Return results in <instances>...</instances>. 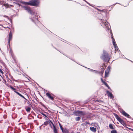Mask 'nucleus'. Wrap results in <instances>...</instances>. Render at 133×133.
<instances>
[{
	"mask_svg": "<svg viewBox=\"0 0 133 133\" xmlns=\"http://www.w3.org/2000/svg\"><path fill=\"white\" fill-rule=\"evenodd\" d=\"M79 113H80V114H82L83 115H84L85 114L83 112H82V111L80 112Z\"/></svg>",
	"mask_w": 133,
	"mask_h": 133,
	"instance_id": "obj_24",
	"label": "nucleus"
},
{
	"mask_svg": "<svg viewBox=\"0 0 133 133\" xmlns=\"http://www.w3.org/2000/svg\"><path fill=\"white\" fill-rule=\"evenodd\" d=\"M104 55L101 57V59L105 62L108 61L109 60V57L107 53H105L104 52Z\"/></svg>",
	"mask_w": 133,
	"mask_h": 133,
	"instance_id": "obj_5",
	"label": "nucleus"
},
{
	"mask_svg": "<svg viewBox=\"0 0 133 133\" xmlns=\"http://www.w3.org/2000/svg\"><path fill=\"white\" fill-rule=\"evenodd\" d=\"M110 128L111 129H114V128L112 124H110L109 125Z\"/></svg>",
	"mask_w": 133,
	"mask_h": 133,
	"instance_id": "obj_14",
	"label": "nucleus"
},
{
	"mask_svg": "<svg viewBox=\"0 0 133 133\" xmlns=\"http://www.w3.org/2000/svg\"><path fill=\"white\" fill-rule=\"evenodd\" d=\"M0 76H1L0 75Z\"/></svg>",
	"mask_w": 133,
	"mask_h": 133,
	"instance_id": "obj_37",
	"label": "nucleus"
},
{
	"mask_svg": "<svg viewBox=\"0 0 133 133\" xmlns=\"http://www.w3.org/2000/svg\"><path fill=\"white\" fill-rule=\"evenodd\" d=\"M81 118L80 117H78L76 118V120L77 121H78Z\"/></svg>",
	"mask_w": 133,
	"mask_h": 133,
	"instance_id": "obj_18",
	"label": "nucleus"
},
{
	"mask_svg": "<svg viewBox=\"0 0 133 133\" xmlns=\"http://www.w3.org/2000/svg\"><path fill=\"white\" fill-rule=\"evenodd\" d=\"M101 26L103 28H106L108 30L110 28V26L108 23L107 21L106 20L104 21L102 20L101 23Z\"/></svg>",
	"mask_w": 133,
	"mask_h": 133,
	"instance_id": "obj_2",
	"label": "nucleus"
},
{
	"mask_svg": "<svg viewBox=\"0 0 133 133\" xmlns=\"http://www.w3.org/2000/svg\"><path fill=\"white\" fill-rule=\"evenodd\" d=\"M76 133H79V132H77Z\"/></svg>",
	"mask_w": 133,
	"mask_h": 133,
	"instance_id": "obj_35",
	"label": "nucleus"
},
{
	"mask_svg": "<svg viewBox=\"0 0 133 133\" xmlns=\"http://www.w3.org/2000/svg\"><path fill=\"white\" fill-rule=\"evenodd\" d=\"M54 97H52L51 94H50V99L52 100H53V99Z\"/></svg>",
	"mask_w": 133,
	"mask_h": 133,
	"instance_id": "obj_23",
	"label": "nucleus"
},
{
	"mask_svg": "<svg viewBox=\"0 0 133 133\" xmlns=\"http://www.w3.org/2000/svg\"><path fill=\"white\" fill-rule=\"evenodd\" d=\"M111 38L112 39V43L113 45L114 46V47L115 48V49L116 50H118V48L116 44V43L115 42V40L114 39L113 37V35L111 32Z\"/></svg>",
	"mask_w": 133,
	"mask_h": 133,
	"instance_id": "obj_6",
	"label": "nucleus"
},
{
	"mask_svg": "<svg viewBox=\"0 0 133 133\" xmlns=\"http://www.w3.org/2000/svg\"><path fill=\"white\" fill-rule=\"evenodd\" d=\"M46 95L49 98H50V94L49 93H46Z\"/></svg>",
	"mask_w": 133,
	"mask_h": 133,
	"instance_id": "obj_21",
	"label": "nucleus"
},
{
	"mask_svg": "<svg viewBox=\"0 0 133 133\" xmlns=\"http://www.w3.org/2000/svg\"><path fill=\"white\" fill-rule=\"evenodd\" d=\"M0 72L2 74H3L4 73L1 70V69H0Z\"/></svg>",
	"mask_w": 133,
	"mask_h": 133,
	"instance_id": "obj_27",
	"label": "nucleus"
},
{
	"mask_svg": "<svg viewBox=\"0 0 133 133\" xmlns=\"http://www.w3.org/2000/svg\"><path fill=\"white\" fill-rule=\"evenodd\" d=\"M101 79L102 82L103 81V79L102 78H101Z\"/></svg>",
	"mask_w": 133,
	"mask_h": 133,
	"instance_id": "obj_31",
	"label": "nucleus"
},
{
	"mask_svg": "<svg viewBox=\"0 0 133 133\" xmlns=\"http://www.w3.org/2000/svg\"><path fill=\"white\" fill-rule=\"evenodd\" d=\"M111 133H117L116 130H114L111 131Z\"/></svg>",
	"mask_w": 133,
	"mask_h": 133,
	"instance_id": "obj_17",
	"label": "nucleus"
},
{
	"mask_svg": "<svg viewBox=\"0 0 133 133\" xmlns=\"http://www.w3.org/2000/svg\"><path fill=\"white\" fill-rule=\"evenodd\" d=\"M102 83H103L104 84H105V83H106V82H105L104 81L102 82Z\"/></svg>",
	"mask_w": 133,
	"mask_h": 133,
	"instance_id": "obj_30",
	"label": "nucleus"
},
{
	"mask_svg": "<svg viewBox=\"0 0 133 133\" xmlns=\"http://www.w3.org/2000/svg\"><path fill=\"white\" fill-rule=\"evenodd\" d=\"M90 130L94 132H96V128H95L94 127H90Z\"/></svg>",
	"mask_w": 133,
	"mask_h": 133,
	"instance_id": "obj_12",
	"label": "nucleus"
},
{
	"mask_svg": "<svg viewBox=\"0 0 133 133\" xmlns=\"http://www.w3.org/2000/svg\"><path fill=\"white\" fill-rule=\"evenodd\" d=\"M26 110L27 112H29L31 109L30 108L28 107L26 108Z\"/></svg>",
	"mask_w": 133,
	"mask_h": 133,
	"instance_id": "obj_16",
	"label": "nucleus"
},
{
	"mask_svg": "<svg viewBox=\"0 0 133 133\" xmlns=\"http://www.w3.org/2000/svg\"><path fill=\"white\" fill-rule=\"evenodd\" d=\"M10 88L12 89H13V90H15V89L14 88L12 87L11 86L10 87Z\"/></svg>",
	"mask_w": 133,
	"mask_h": 133,
	"instance_id": "obj_29",
	"label": "nucleus"
},
{
	"mask_svg": "<svg viewBox=\"0 0 133 133\" xmlns=\"http://www.w3.org/2000/svg\"><path fill=\"white\" fill-rule=\"evenodd\" d=\"M107 93L108 94V96L110 98L113 99L114 98V96L109 91H107Z\"/></svg>",
	"mask_w": 133,
	"mask_h": 133,
	"instance_id": "obj_10",
	"label": "nucleus"
},
{
	"mask_svg": "<svg viewBox=\"0 0 133 133\" xmlns=\"http://www.w3.org/2000/svg\"><path fill=\"white\" fill-rule=\"evenodd\" d=\"M43 115L44 116H46L45 115V114H43Z\"/></svg>",
	"mask_w": 133,
	"mask_h": 133,
	"instance_id": "obj_33",
	"label": "nucleus"
},
{
	"mask_svg": "<svg viewBox=\"0 0 133 133\" xmlns=\"http://www.w3.org/2000/svg\"><path fill=\"white\" fill-rule=\"evenodd\" d=\"M32 21H33V19H32Z\"/></svg>",
	"mask_w": 133,
	"mask_h": 133,
	"instance_id": "obj_34",
	"label": "nucleus"
},
{
	"mask_svg": "<svg viewBox=\"0 0 133 133\" xmlns=\"http://www.w3.org/2000/svg\"><path fill=\"white\" fill-rule=\"evenodd\" d=\"M129 3H128V4H127V5H128V4Z\"/></svg>",
	"mask_w": 133,
	"mask_h": 133,
	"instance_id": "obj_36",
	"label": "nucleus"
},
{
	"mask_svg": "<svg viewBox=\"0 0 133 133\" xmlns=\"http://www.w3.org/2000/svg\"><path fill=\"white\" fill-rule=\"evenodd\" d=\"M21 3L26 5H30L35 6H39L40 1L39 0H32L28 2L22 1Z\"/></svg>",
	"mask_w": 133,
	"mask_h": 133,
	"instance_id": "obj_1",
	"label": "nucleus"
},
{
	"mask_svg": "<svg viewBox=\"0 0 133 133\" xmlns=\"http://www.w3.org/2000/svg\"><path fill=\"white\" fill-rule=\"evenodd\" d=\"M12 37V34L11 32H10L9 35V39H8V44H9L10 41L11 40Z\"/></svg>",
	"mask_w": 133,
	"mask_h": 133,
	"instance_id": "obj_11",
	"label": "nucleus"
},
{
	"mask_svg": "<svg viewBox=\"0 0 133 133\" xmlns=\"http://www.w3.org/2000/svg\"><path fill=\"white\" fill-rule=\"evenodd\" d=\"M19 96H20L21 97H23V98H24L25 99V98L23 96V95H21V94L19 95Z\"/></svg>",
	"mask_w": 133,
	"mask_h": 133,
	"instance_id": "obj_25",
	"label": "nucleus"
},
{
	"mask_svg": "<svg viewBox=\"0 0 133 133\" xmlns=\"http://www.w3.org/2000/svg\"><path fill=\"white\" fill-rule=\"evenodd\" d=\"M48 124V121H47L45 122H44V124L45 125H47Z\"/></svg>",
	"mask_w": 133,
	"mask_h": 133,
	"instance_id": "obj_19",
	"label": "nucleus"
},
{
	"mask_svg": "<svg viewBox=\"0 0 133 133\" xmlns=\"http://www.w3.org/2000/svg\"><path fill=\"white\" fill-rule=\"evenodd\" d=\"M114 115L116 118L117 120L119 122L121 123L122 125H123V126H124V125L125 124V123H124V121L119 116H118V115H117L115 113H114Z\"/></svg>",
	"mask_w": 133,
	"mask_h": 133,
	"instance_id": "obj_4",
	"label": "nucleus"
},
{
	"mask_svg": "<svg viewBox=\"0 0 133 133\" xmlns=\"http://www.w3.org/2000/svg\"><path fill=\"white\" fill-rule=\"evenodd\" d=\"M91 71H94L96 73H97V71H95L93 70H91Z\"/></svg>",
	"mask_w": 133,
	"mask_h": 133,
	"instance_id": "obj_26",
	"label": "nucleus"
},
{
	"mask_svg": "<svg viewBox=\"0 0 133 133\" xmlns=\"http://www.w3.org/2000/svg\"><path fill=\"white\" fill-rule=\"evenodd\" d=\"M15 92L18 95H19H19L21 94H19L18 92L17 91H15Z\"/></svg>",
	"mask_w": 133,
	"mask_h": 133,
	"instance_id": "obj_28",
	"label": "nucleus"
},
{
	"mask_svg": "<svg viewBox=\"0 0 133 133\" xmlns=\"http://www.w3.org/2000/svg\"><path fill=\"white\" fill-rule=\"evenodd\" d=\"M108 69L106 70L105 71V78H106L108 76V75L109 74V72L110 70V68L109 67H108Z\"/></svg>",
	"mask_w": 133,
	"mask_h": 133,
	"instance_id": "obj_8",
	"label": "nucleus"
},
{
	"mask_svg": "<svg viewBox=\"0 0 133 133\" xmlns=\"http://www.w3.org/2000/svg\"><path fill=\"white\" fill-rule=\"evenodd\" d=\"M62 131L63 133H69L68 130L66 129L63 130Z\"/></svg>",
	"mask_w": 133,
	"mask_h": 133,
	"instance_id": "obj_13",
	"label": "nucleus"
},
{
	"mask_svg": "<svg viewBox=\"0 0 133 133\" xmlns=\"http://www.w3.org/2000/svg\"><path fill=\"white\" fill-rule=\"evenodd\" d=\"M50 123H52L53 125V127H51V128H53V131L55 133H57L58 131L57 130V129L55 127V126L50 121Z\"/></svg>",
	"mask_w": 133,
	"mask_h": 133,
	"instance_id": "obj_9",
	"label": "nucleus"
},
{
	"mask_svg": "<svg viewBox=\"0 0 133 133\" xmlns=\"http://www.w3.org/2000/svg\"><path fill=\"white\" fill-rule=\"evenodd\" d=\"M121 113L123 115L127 117L128 118H130V116L127 113H126L124 111L122 110L121 112Z\"/></svg>",
	"mask_w": 133,
	"mask_h": 133,
	"instance_id": "obj_7",
	"label": "nucleus"
},
{
	"mask_svg": "<svg viewBox=\"0 0 133 133\" xmlns=\"http://www.w3.org/2000/svg\"><path fill=\"white\" fill-rule=\"evenodd\" d=\"M26 9L27 10V11L29 12H30L31 14H32V17H35L36 18V21H38V20L37 19L38 18V16H36V14L32 12L31 11L30 9L29 8H26Z\"/></svg>",
	"mask_w": 133,
	"mask_h": 133,
	"instance_id": "obj_3",
	"label": "nucleus"
},
{
	"mask_svg": "<svg viewBox=\"0 0 133 133\" xmlns=\"http://www.w3.org/2000/svg\"><path fill=\"white\" fill-rule=\"evenodd\" d=\"M59 125H60L61 129L62 130H63V127H62V126L60 124H59Z\"/></svg>",
	"mask_w": 133,
	"mask_h": 133,
	"instance_id": "obj_22",
	"label": "nucleus"
},
{
	"mask_svg": "<svg viewBox=\"0 0 133 133\" xmlns=\"http://www.w3.org/2000/svg\"><path fill=\"white\" fill-rule=\"evenodd\" d=\"M104 84L106 85V86H107L108 88L110 89L107 83H105V84Z\"/></svg>",
	"mask_w": 133,
	"mask_h": 133,
	"instance_id": "obj_20",
	"label": "nucleus"
},
{
	"mask_svg": "<svg viewBox=\"0 0 133 133\" xmlns=\"http://www.w3.org/2000/svg\"><path fill=\"white\" fill-rule=\"evenodd\" d=\"M4 5L5 6V7H6L7 8L9 7V6H12V5H9V4H4Z\"/></svg>",
	"mask_w": 133,
	"mask_h": 133,
	"instance_id": "obj_15",
	"label": "nucleus"
},
{
	"mask_svg": "<svg viewBox=\"0 0 133 133\" xmlns=\"http://www.w3.org/2000/svg\"><path fill=\"white\" fill-rule=\"evenodd\" d=\"M84 1H85V2H86L87 3H88L89 4V3H88V2H87L85 0H84Z\"/></svg>",
	"mask_w": 133,
	"mask_h": 133,
	"instance_id": "obj_32",
	"label": "nucleus"
}]
</instances>
